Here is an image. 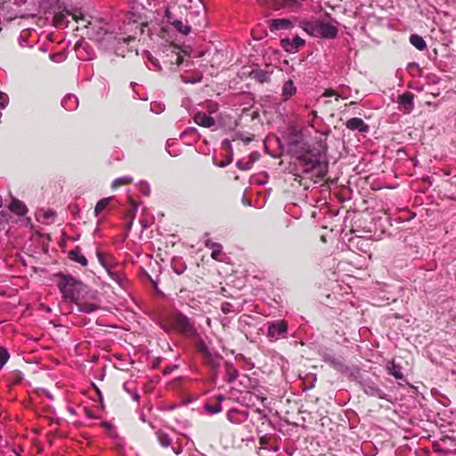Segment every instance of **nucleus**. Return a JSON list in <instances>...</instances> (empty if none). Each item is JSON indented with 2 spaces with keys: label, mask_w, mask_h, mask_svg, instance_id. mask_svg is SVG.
I'll list each match as a JSON object with an SVG mask.
<instances>
[{
  "label": "nucleus",
  "mask_w": 456,
  "mask_h": 456,
  "mask_svg": "<svg viewBox=\"0 0 456 456\" xmlns=\"http://www.w3.org/2000/svg\"><path fill=\"white\" fill-rule=\"evenodd\" d=\"M145 56L156 70H161L159 61L170 70H174L175 67H179L183 61L181 49L171 44L163 45L159 49V59L154 57L150 52H146Z\"/></svg>",
  "instance_id": "f257e3e1"
},
{
  "label": "nucleus",
  "mask_w": 456,
  "mask_h": 456,
  "mask_svg": "<svg viewBox=\"0 0 456 456\" xmlns=\"http://www.w3.org/2000/svg\"><path fill=\"white\" fill-rule=\"evenodd\" d=\"M302 172L308 174L314 172L318 177H323L328 169L325 161V154L314 147L309 148L306 151L297 157Z\"/></svg>",
  "instance_id": "f03ea898"
},
{
  "label": "nucleus",
  "mask_w": 456,
  "mask_h": 456,
  "mask_svg": "<svg viewBox=\"0 0 456 456\" xmlns=\"http://www.w3.org/2000/svg\"><path fill=\"white\" fill-rule=\"evenodd\" d=\"M300 27L310 36L321 38H335L338 31L336 26L319 20H303Z\"/></svg>",
  "instance_id": "7ed1b4c3"
},
{
  "label": "nucleus",
  "mask_w": 456,
  "mask_h": 456,
  "mask_svg": "<svg viewBox=\"0 0 456 456\" xmlns=\"http://www.w3.org/2000/svg\"><path fill=\"white\" fill-rule=\"evenodd\" d=\"M97 258L101 265L105 269L109 277L117 283L119 287L125 286V277L119 269V266L115 263L110 255H104L103 253L97 251Z\"/></svg>",
  "instance_id": "20e7f679"
},
{
  "label": "nucleus",
  "mask_w": 456,
  "mask_h": 456,
  "mask_svg": "<svg viewBox=\"0 0 456 456\" xmlns=\"http://www.w3.org/2000/svg\"><path fill=\"white\" fill-rule=\"evenodd\" d=\"M58 277L61 278L58 288L63 297L69 299L70 301L77 300L79 297L81 282L70 275L59 273Z\"/></svg>",
  "instance_id": "39448f33"
},
{
  "label": "nucleus",
  "mask_w": 456,
  "mask_h": 456,
  "mask_svg": "<svg viewBox=\"0 0 456 456\" xmlns=\"http://www.w3.org/2000/svg\"><path fill=\"white\" fill-rule=\"evenodd\" d=\"M197 349L204 355L206 361L213 370H216L219 366L223 359L222 356L216 352H212L202 339L197 342Z\"/></svg>",
  "instance_id": "423d86ee"
},
{
  "label": "nucleus",
  "mask_w": 456,
  "mask_h": 456,
  "mask_svg": "<svg viewBox=\"0 0 456 456\" xmlns=\"http://www.w3.org/2000/svg\"><path fill=\"white\" fill-rule=\"evenodd\" d=\"M288 330V325L285 321L279 320L268 324L267 336L272 339H278L283 337Z\"/></svg>",
  "instance_id": "0eeeda50"
},
{
  "label": "nucleus",
  "mask_w": 456,
  "mask_h": 456,
  "mask_svg": "<svg viewBox=\"0 0 456 456\" xmlns=\"http://www.w3.org/2000/svg\"><path fill=\"white\" fill-rule=\"evenodd\" d=\"M175 328L182 333L187 336H192L195 333V329L191 323L190 320L183 314H179L175 319Z\"/></svg>",
  "instance_id": "6e6552de"
},
{
  "label": "nucleus",
  "mask_w": 456,
  "mask_h": 456,
  "mask_svg": "<svg viewBox=\"0 0 456 456\" xmlns=\"http://www.w3.org/2000/svg\"><path fill=\"white\" fill-rule=\"evenodd\" d=\"M304 45L305 40L298 36H296L292 39L283 38L281 40V45L282 46L284 51L289 53H295Z\"/></svg>",
  "instance_id": "1a4fd4ad"
},
{
  "label": "nucleus",
  "mask_w": 456,
  "mask_h": 456,
  "mask_svg": "<svg viewBox=\"0 0 456 456\" xmlns=\"http://www.w3.org/2000/svg\"><path fill=\"white\" fill-rule=\"evenodd\" d=\"M220 53L216 50L211 52V51H206V52H200L198 54V57H204V61H206V66L209 64L211 67H218L220 64Z\"/></svg>",
  "instance_id": "9d476101"
},
{
  "label": "nucleus",
  "mask_w": 456,
  "mask_h": 456,
  "mask_svg": "<svg viewBox=\"0 0 456 456\" xmlns=\"http://www.w3.org/2000/svg\"><path fill=\"white\" fill-rule=\"evenodd\" d=\"M362 389L364 393L369 396L378 397L379 399H384L387 401H390L387 398L386 393H384L376 384L374 383H365L362 385Z\"/></svg>",
  "instance_id": "9b49d317"
},
{
  "label": "nucleus",
  "mask_w": 456,
  "mask_h": 456,
  "mask_svg": "<svg viewBox=\"0 0 456 456\" xmlns=\"http://www.w3.org/2000/svg\"><path fill=\"white\" fill-rule=\"evenodd\" d=\"M272 32L293 28V22L289 19H273L268 21Z\"/></svg>",
  "instance_id": "f8f14e48"
},
{
  "label": "nucleus",
  "mask_w": 456,
  "mask_h": 456,
  "mask_svg": "<svg viewBox=\"0 0 456 456\" xmlns=\"http://www.w3.org/2000/svg\"><path fill=\"white\" fill-rule=\"evenodd\" d=\"M346 128L352 131H359L361 133H366L369 130V126L360 118H352L346 122Z\"/></svg>",
  "instance_id": "ddd939ff"
},
{
  "label": "nucleus",
  "mask_w": 456,
  "mask_h": 456,
  "mask_svg": "<svg viewBox=\"0 0 456 456\" xmlns=\"http://www.w3.org/2000/svg\"><path fill=\"white\" fill-rule=\"evenodd\" d=\"M193 120L198 126L202 127H211L215 125V119L201 111L194 114Z\"/></svg>",
  "instance_id": "4468645a"
},
{
  "label": "nucleus",
  "mask_w": 456,
  "mask_h": 456,
  "mask_svg": "<svg viewBox=\"0 0 456 456\" xmlns=\"http://www.w3.org/2000/svg\"><path fill=\"white\" fill-rule=\"evenodd\" d=\"M248 418V412L246 411H240L238 410H231L228 412L227 419L231 423L240 424L247 420Z\"/></svg>",
  "instance_id": "2eb2a0df"
},
{
  "label": "nucleus",
  "mask_w": 456,
  "mask_h": 456,
  "mask_svg": "<svg viewBox=\"0 0 456 456\" xmlns=\"http://www.w3.org/2000/svg\"><path fill=\"white\" fill-rule=\"evenodd\" d=\"M297 93V87L294 85V82L291 79L287 80L283 86L281 90V97L283 101L289 100L295 94Z\"/></svg>",
  "instance_id": "dca6fc26"
},
{
  "label": "nucleus",
  "mask_w": 456,
  "mask_h": 456,
  "mask_svg": "<svg viewBox=\"0 0 456 456\" xmlns=\"http://www.w3.org/2000/svg\"><path fill=\"white\" fill-rule=\"evenodd\" d=\"M69 258L72 261L80 264L83 266H86L88 264L86 257L84 255H82L79 247H76L74 249L69 252Z\"/></svg>",
  "instance_id": "f3484780"
},
{
  "label": "nucleus",
  "mask_w": 456,
  "mask_h": 456,
  "mask_svg": "<svg viewBox=\"0 0 456 456\" xmlns=\"http://www.w3.org/2000/svg\"><path fill=\"white\" fill-rule=\"evenodd\" d=\"M387 370L390 375H392L396 379H403L404 376L402 372V368L398 364H396L394 361L388 362L387 364Z\"/></svg>",
  "instance_id": "a211bd4d"
},
{
  "label": "nucleus",
  "mask_w": 456,
  "mask_h": 456,
  "mask_svg": "<svg viewBox=\"0 0 456 456\" xmlns=\"http://www.w3.org/2000/svg\"><path fill=\"white\" fill-rule=\"evenodd\" d=\"M9 208L12 212L15 213L18 216H24L28 211L25 204L18 200H12L9 206Z\"/></svg>",
  "instance_id": "6ab92c4d"
},
{
  "label": "nucleus",
  "mask_w": 456,
  "mask_h": 456,
  "mask_svg": "<svg viewBox=\"0 0 456 456\" xmlns=\"http://www.w3.org/2000/svg\"><path fill=\"white\" fill-rule=\"evenodd\" d=\"M61 104H62L63 108H65L66 110H74L78 106V100L76 95L68 94L62 100Z\"/></svg>",
  "instance_id": "aec40b11"
},
{
  "label": "nucleus",
  "mask_w": 456,
  "mask_h": 456,
  "mask_svg": "<svg viewBox=\"0 0 456 456\" xmlns=\"http://www.w3.org/2000/svg\"><path fill=\"white\" fill-rule=\"evenodd\" d=\"M170 24L178 33L183 36H187L191 32V26L187 23L184 24L181 20H174L173 21H170Z\"/></svg>",
  "instance_id": "412c9836"
},
{
  "label": "nucleus",
  "mask_w": 456,
  "mask_h": 456,
  "mask_svg": "<svg viewBox=\"0 0 456 456\" xmlns=\"http://www.w3.org/2000/svg\"><path fill=\"white\" fill-rule=\"evenodd\" d=\"M156 437L159 444L164 448L170 446L172 443L171 437L160 429L156 431Z\"/></svg>",
  "instance_id": "4be33fe9"
},
{
  "label": "nucleus",
  "mask_w": 456,
  "mask_h": 456,
  "mask_svg": "<svg viewBox=\"0 0 456 456\" xmlns=\"http://www.w3.org/2000/svg\"><path fill=\"white\" fill-rule=\"evenodd\" d=\"M410 43L419 51L427 48L426 41L422 37L413 34L410 37Z\"/></svg>",
  "instance_id": "5701e85b"
},
{
  "label": "nucleus",
  "mask_w": 456,
  "mask_h": 456,
  "mask_svg": "<svg viewBox=\"0 0 456 456\" xmlns=\"http://www.w3.org/2000/svg\"><path fill=\"white\" fill-rule=\"evenodd\" d=\"M323 360H324V362L330 363L332 367H334L335 369H337L338 370H343L345 368V365L342 362V361L334 357L333 355L325 354L323 356Z\"/></svg>",
  "instance_id": "b1692460"
},
{
  "label": "nucleus",
  "mask_w": 456,
  "mask_h": 456,
  "mask_svg": "<svg viewBox=\"0 0 456 456\" xmlns=\"http://www.w3.org/2000/svg\"><path fill=\"white\" fill-rule=\"evenodd\" d=\"M226 370H227V378L226 380L228 383H232L239 376V372L236 369L232 367V364L230 362H226Z\"/></svg>",
  "instance_id": "393cba45"
},
{
  "label": "nucleus",
  "mask_w": 456,
  "mask_h": 456,
  "mask_svg": "<svg viewBox=\"0 0 456 456\" xmlns=\"http://www.w3.org/2000/svg\"><path fill=\"white\" fill-rule=\"evenodd\" d=\"M400 102L410 110L413 107V96L410 93H404L399 97Z\"/></svg>",
  "instance_id": "a878e982"
},
{
  "label": "nucleus",
  "mask_w": 456,
  "mask_h": 456,
  "mask_svg": "<svg viewBox=\"0 0 456 456\" xmlns=\"http://www.w3.org/2000/svg\"><path fill=\"white\" fill-rule=\"evenodd\" d=\"M103 36L105 38V44H110L109 48L112 47L116 43L120 42V39L118 38L113 32L104 31Z\"/></svg>",
  "instance_id": "bb28decb"
},
{
  "label": "nucleus",
  "mask_w": 456,
  "mask_h": 456,
  "mask_svg": "<svg viewBox=\"0 0 456 456\" xmlns=\"http://www.w3.org/2000/svg\"><path fill=\"white\" fill-rule=\"evenodd\" d=\"M107 31L106 29L101 28L95 34V40L97 43L104 49H109L110 44H105V38L103 36V32Z\"/></svg>",
  "instance_id": "cd10ccee"
},
{
  "label": "nucleus",
  "mask_w": 456,
  "mask_h": 456,
  "mask_svg": "<svg viewBox=\"0 0 456 456\" xmlns=\"http://www.w3.org/2000/svg\"><path fill=\"white\" fill-rule=\"evenodd\" d=\"M111 198H104L99 200L94 208V215L97 216L109 205Z\"/></svg>",
  "instance_id": "c85d7f7f"
},
{
  "label": "nucleus",
  "mask_w": 456,
  "mask_h": 456,
  "mask_svg": "<svg viewBox=\"0 0 456 456\" xmlns=\"http://www.w3.org/2000/svg\"><path fill=\"white\" fill-rule=\"evenodd\" d=\"M10 354L6 348L0 347V368H2L9 360Z\"/></svg>",
  "instance_id": "c756f323"
},
{
  "label": "nucleus",
  "mask_w": 456,
  "mask_h": 456,
  "mask_svg": "<svg viewBox=\"0 0 456 456\" xmlns=\"http://www.w3.org/2000/svg\"><path fill=\"white\" fill-rule=\"evenodd\" d=\"M133 181V178L131 176H122V177H118L117 179H115L113 182H112V187L113 188H116L118 187L119 184H124V183H129Z\"/></svg>",
  "instance_id": "7c9ffc66"
},
{
  "label": "nucleus",
  "mask_w": 456,
  "mask_h": 456,
  "mask_svg": "<svg viewBox=\"0 0 456 456\" xmlns=\"http://www.w3.org/2000/svg\"><path fill=\"white\" fill-rule=\"evenodd\" d=\"M205 410L211 414H217L222 411V406L220 403H216L215 405H210L209 403H206Z\"/></svg>",
  "instance_id": "2f4dec72"
},
{
  "label": "nucleus",
  "mask_w": 456,
  "mask_h": 456,
  "mask_svg": "<svg viewBox=\"0 0 456 456\" xmlns=\"http://www.w3.org/2000/svg\"><path fill=\"white\" fill-rule=\"evenodd\" d=\"M137 186H138L139 191L142 194H144L146 196H150V194H151V186H150V184L147 182H144V181L140 182Z\"/></svg>",
  "instance_id": "473e14b6"
},
{
  "label": "nucleus",
  "mask_w": 456,
  "mask_h": 456,
  "mask_svg": "<svg viewBox=\"0 0 456 456\" xmlns=\"http://www.w3.org/2000/svg\"><path fill=\"white\" fill-rule=\"evenodd\" d=\"M204 240V245L208 248H221V244L217 242H213L210 239L207 238L208 237V233H206Z\"/></svg>",
  "instance_id": "72a5a7b5"
},
{
  "label": "nucleus",
  "mask_w": 456,
  "mask_h": 456,
  "mask_svg": "<svg viewBox=\"0 0 456 456\" xmlns=\"http://www.w3.org/2000/svg\"><path fill=\"white\" fill-rule=\"evenodd\" d=\"M96 308H98L97 305H94V304H91V305H84L82 306L79 307V310L83 313H86V314H91L92 312H94Z\"/></svg>",
  "instance_id": "f704fd0d"
},
{
  "label": "nucleus",
  "mask_w": 456,
  "mask_h": 456,
  "mask_svg": "<svg viewBox=\"0 0 456 456\" xmlns=\"http://www.w3.org/2000/svg\"><path fill=\"white\" fill-rule=\"evenodd\" d=\"M9 103V97L5 93L0 91V108L4 109Z\"/></svg>",
  "instance_id": "c9c22d12"
},
{
  "label": "nucleus",
  "mask_w": 456,
  "mask_h": 456,
  "mask_svg": "<svg viewBox=\"0 0 456 456\" xmlns=\"http://www.w3.org/2000/svg\"><path fill=\"white\" fill-rule=\"evenodd\" d=\"M189 1L194 4L196 12L199 15L200 13V12L204 9L203 3L201 2V0H189Z\"/></svg>",
  "instance_id": "e433bc0d"
},
{
  "label": "nucleus",
  "mask_w": 456,
  "mask_h": 456,
  "mask_svg": "<svg viewBox=\"0 0 456 456\" xmlns=\"http://www.w3.org/2000/svg\"><path fill=\"white\" fill-rule=\"evenodd\" d=\"M187 134H194L196 138H198V130L195 127H189L184 132L181 134V137H184Z\"/></svg>",
  "instance_id": "4c0bfd02"
},
{
  "label": "nucleus",
  "mask_w": 456,
  "mask_h": 456,
  "mask_svg": "<svg viewBox=\"0 0 456 456\" xmlns=\"http://www.w3.org/2000/svg\"><path fill=\"white\" fill-rule=\"evenodd\" d=\"M236 167L240 170H248L251 167V164L247 162L243 163L241 160L236 162Z\"/></svg>",
  "instance_id": "58836bf2"
},
{
  "label": "nucleus",
  "mask_w": 456,
  "mask_h": 456,
  "mask_svg": "<svg viewBox=\"0 0 456 456\" xmlns=\"http://www.w3.org/2000/svg\"><path fill=\"white\" fill-rule=\"evenodd\" d=\"M222 250H223V247L221 246V248H213V251L211 253V257L214 259V260H219V256L222 253Z\"/></svg>",
  "instance_id": "ea45409f"
},
{
  "label": "nucleus",
  "mask_w": 456,
  "mask_h": 456,
  "mask_svg": "<svg viewBox=\"0 0 456 456\" xmlns=\"http://www.w3.org/2000/svg\"><path fill=\"white\" fill-rule=\"evenodd\" d=\"M165 17L167 18L168 23L175 20L169 7H167L165 10Z\"/></svg>",
  "instance_id": "a19ab883"
},
{
  "label": "nucleus",
  "mask_w": 456,
  "mask_h": 456,
  "mask_svg": "<svg viewBox=\"0 0 456 456\" xmlns=\"http://www.w3.org/2000/svg\"><path fill=\"white\" fill-rule=\"evenodd\" d=\"M265 77H266V75H265V72H263V71H258V72H256V77L259 81H261V82H264V81H265Z\"/></svg>",
  "instance_id": "79ce46f5"
},
{
  "label": "nucleus",
  "mask_w": 456,
  "mask_h": 456,
  "mask_svg": "<svg viewBox=\"0 0 456 456\" xmlns=\"http://www.w3.org/2000/svg\"><path fill=\"white\" fill-rule=\"evenodd\" d=\"M231 306H232V305H231V304H229V303H224V304H223V305H222V307H221L222 312H223L224 314H228V313L230 312V307H231Z\"/></svg>",
  "instance_id": "37998d69"
},
{
  "label": "nucleus",
  "mask_w": 456,
  "mask_h": 456,
  "mask_svg": "<svg viewBox=\"0 0 456 456\" xmlns=\"http://www.w3.org/2000/svg\"><path fill=\"white\" fill-rule=\"evenodd\" d=\"M323 95L326 97H330V96L335 95V92L331 89H328L324 92Z\"/></svg>",
  "instance_id": "c03bdc74"
},
{
  "label": "nucleus",
  "mask_w": 456,
  "mask_h": 456,
  "mask_svg": "<svg viewBox=\"0 0 456 456\" xmlns=\"http://www.w3.org/2000/svg\"><path fill=\"white\" fill-rule=\"evenodd\" d=\"M283 4H287V3H289V4H297V0H281Z\"/></svg>",
  "instance_id": "a18cd8bd"
},
{
  "label": "nucleus",
  "mask_w": 456,
  "mask_h": 456,
  "mask_svg": "<svg viewBox=\"0 0 456 456\" xmlns=\"http://www.w3.org/2000/svg\"><path fill=\"white\" fill-rule=\"evenodd\" d=\"M133 399L135 401V402H138L139 399H140V395L137 393V392H134L133 393Z\"/></svg>",
  "instance_id": "49530a36"
},
{
  "label": "nucleus",
  "mask_w": 456,
  "mask_h": 456,
  "mask_svg": "<svg viewBox=\"0 0 456 456\" xmlns=\"http://www.w3.org/2000/svg\"><path fill=\"white\" fill-rule=\"evenodd\" d=\"M216 398L217 400V403H220V404H221L222 401L224 399V395H216Z\"/></svg>",
  "instance_id": "de8ad7c7"
},
{
  "label": "nucleus",
  "mask_w": 456,
  "mask_h": 456,
  "mask_svg": "<svg viewBox=\"0 0 456 456\" xmlns=\"http://www.w3.org/2000/svg\"><path fill=\"white\" fill-rule=\"evenodd\" d=\"M175 368H176V367L174 366V367L166 368L165 370H164V373L165 374L170 373Z\"/></svg>",
  "instance_id": "09e8293b"
},
{
  "label": "nucleus",
  "mask_w": 456,
  "mask_h": 456,
  "mask_svg": "<svg viewBox=\"0 0 456 456\" xmlns=\"http://www.w3.org/2000/svg\"><path fill=\"white\" fill-rule=\"evenodd\" d=\"M54 216V212H53V211H48L45 214V217H49V216Z\"/></svg>",
  "instance_id": "8fccbe9b"
},
{
  "label": "nucleus",
  "mask_w": 456,
  "mask_h": 456,
  "mask_svg": "<svg viewBox=\"0 0 456 456\" xmlns=\"http://www.w3.org/2000/svg\"><path fill=\"white\" fill-rule=\"evenodd\" d=\"M183 271H184V268H182V269H180V268L175 269V272L177 274H181V273H183Z\"/></svg>",
  "instance_id": "3c124183"
},
{
  "label": "nucleus",
  "mask_w": 456,
  "mask_h": 456,
  "mask_svg": "<svg viewBox=\"0 0 456 456\" xmlns=\"http://www.w3.org/2000/svg\"><path fill=\"white\" fill-rule=\"evenodd\" d=\"M26 42V39L22 37V36H20V45L21 46H24V43Z\"/></svg>",
  "instance_id": "603ef678"
},
{
  "label": "nucleus",
  "mask_w": 456,
  "mask_h": 456,
  "mask_svg": "<svg viewBox=\"0 0 456 456\" xmlns=\"http://www.w3.org/2000/svg\"><path fill=\"white\" fill-rule=\"evenodd\" d=\"M141 420H142V422H145V421H146V419H145V416H144V414H143V413H142V416H141Z\"/></svg>",
  "instance_id": "864d4df0"
},
{
  "label": "nucleus",
  "mask_w": 456,
  "mask_h": 456,
  "mask_svg": "<svg viewBox=\"0 0 456 456\" xmlns=\"http://www.w3.org/2000/svg\"><path fill=\"white\" fill-rule=\"evenodd\" d=\"M124 389H125L127 393H130V391L128 390V387H126V384H124Z\"/></svg>",
  "instance_id": "5fc2aeb1"
},
{
  "label": "nucleus",
  "mask_w": 456,
  "mask_h": 456,
  "mask_svg": "<svg viewBox=\"0 0 456 456\" xmlns=\"http://www.w3.org/2000/svg\"><path fill=\"white\" fill-rule=\"evenodd\" d=\"M69 412H71V413H73V414L75 413V411H74V409H73V408H69Z\"/></svg>",
  "instance_id": "6e6d98bb"
},
{
  "label": "nucleus",
  "mask_w": 456,
  "mask_h": 456,
  "mask_svg": "<svg viewBox=\"0 0 456 456\" xmlns=\"http://www.w3.org/2000/svg\"><path fill=\"white\" fill-rule=\"evenodd\" d=\"M246 142H249L251 141L250 138H248V137H245V140H244Z\"/></svg>",
  "instance_id": "4d7b16f0"
},
{
  "label": "nucleus",
  "mask_w": 456,
  "mask_h": 456,
  "mask_svg": "<svg viewBox=\"0 0 456 456\" xmlns=\"http://www.w3.org/2000/svg\"><path fill=\"white\" fill-rule=\"evenodd\" d=\"M46 395H47V397H49L50 399H53V395H52L50 393H46Z\"/></svg>",
  "instance_id": "13d9d810"
},
{
  "label": "nucleus",
  "mask_w": 456,
  "mask_h": 456,
  "mask_svg": "<svg viewBox=\"0 0 456 456\" xmlns=\"http://www.w3.org/2000/svg\"><path fill=\"white\" fill-rule=\"evenodd\" d=\"M174 452H175V454H179V453L181 452V450H175V451H174Z\"/></svg>",
  "instance_id": "bf43d9fd"
},
{
  "label": "nucleus",
  "mask_w": 456,
  "mask_h": 456,
  "mask_svg": "<svg viewBox=\"0 0 456 456\" xmlns=\"http://www.w3.org/2000/svg\"><path fill=\"white\" fill-rule=\"evenodd\" d=\"M219 167H225L224 162H222V163L219 165Z\"/></svg>",
  "instance_id": "052dcab7"
},
{
  "label": "nucleus",
  "mask_w": 456,
  "mask_h": 456,
  "mask_svg": "<svg viewBox=\"0 0 456 456\" xmlns=\"http://www.w3.org/2000/svg\"><path fill=\"white\" fill-rule=\"evenodd\" d=\"M104 426L107 428H110V424H108V423H104Z\"/></svg>",
  "instance_id": "680f3d73"
},
{
  "label": "nucleus",
  "mask_w": 456,
  "mask_h": 456,
  "mask_svg": "<svg viewBox=\"0 0 456 456\" xmlns=\"http://www.w3.org/2000/svg\"><path fill=\"white\" fill-rule=\"evenodd\" d=\"M79 19H83V18H82V16H81V17H79ZM75 20H78V17H75Z\"/></svg>",
  "instance_id": "e2e57ef3"
}]
</instances>
